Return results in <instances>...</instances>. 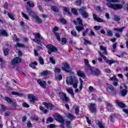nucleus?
Listing matches in <instances>:
<instances>
[{"label": "nucleus", "instance_id": "obj_21", "mask_svg": "<svg viewBox=\"0 0 128 128\" xmlns=\"http://www.w3.org/2000/svg\"><path fill=\"white\" fill-rule=\"evenodd\" d=\"M77 75H78V76H80V78H86V74H84V72L80 70H77Z\"/></svg>", "mask_w": 128, "mask_h": 128}, {"label": "nucleus", "instance_id": "obj_29", "mask_svg": "<svg viewBox=\"0 0 128 128\" xmlns=\"http://www.w3.org/2000/svg\"><path fill=\"white\" fill-rule=\"evenodd\" d=\"M126 94H128V90L124 89L120 92V96H126Z\"/></svg>", "mask_w": 128, "mask_h": 128}, {"label": "nucleus", "instance_id": "obj_35", "mask_svg": "<svg viewBox=\"0 0 128 128\" xmlns=\"http://www.w3.org/2000/svg\"><path fill=\"white\" fill-rule=\"evenodd\" d=\"M8 18H10L12 20H14V16L12 13H8Z\"/></svg>", "mask_w": 128, "mask_h": 128}, {"label": "nucleus", "instance_id": "obj_39", "mask_svg": "<svg viewBox=\"0 0 128 128\" xmlns=\"http://www.w3.org/2000/svg\"><path fill=\"white\" fill-rule=\"evenodd\" d=\"M38 60H39V62L40 64H44V59L42 58V57H40L38 58Z\"/></svg>", "mask_w": 128, "mask_h": 128}, {"label": "nucleus", "instance_id": "obj_59", "mask_svg": "<svg viewBox=\"0 0 128 128\" xmlns=\"http://www.w3.org/2000/svg\"><path fill=\"white\" fill-rule=\"evenodd\" d=\"M22 106H24V108H30V105L26 102H24L22 104Z\"/></svg>", "mask_w": 128, "mask_h": 128}, {"label": "nucleus", "instance_id": "obj_30", "mask_svg": "<svg viewBox=\"0 0 128 128\" xmlns=\"http://www.w3.org/2000/svg\"><path fill=\"white\" fill-rule=\"evenodd\" d=\"M21 16H22V17L24 18L25 20H30V18H28V16L24 14V12H22L21 13Z\"/></svg>", "mask_w": 128, "mask_h": 128}, {"label": "nucleus", "instance_id": "obj_56", "mask_svg": "<svg viewBox=\"0 0 128 128\" xmlns=\"http://www.w3.org/2000/svg\"><path fill=\"white\" fill-rule=\"evenodd\" d=\"M56 36L58 40H60V34L58 33H55Z\"/></svg>", "mask_w": 128, "mask_h": 128}, {"label": "nucleus", "instance_id": "obj_24", "mask_svg": "<svg viewBox=\"0 0 128 128\" xmlns=\"http://www.w3.org/2000/svg\"><path fill=\"white\" fill-rule=\"evenodd\" d=\"M34 18L36 20V21L38 24H42V19H40V17L38 15L34 16Z\"/></svg>", "mask_w": 128, "mask_h": 128}, {"label": "nucleus", "instance_id": "obj_40", "mask_svg": "<svg viewBox=\"0 0 128 128\" xmlns=\"http://www.w3.org/2000/svg\"><path fill=\"white\" fill-rule=\"evenodd\" d=\"M66 91L68 94H72L74 92V90L72 88H66Z\"/></svg>", "mask_w": 128, "mask_h": 128}, {"label": "nucleus", "instance_id": "obj_19", "mask_svg": "<svg viewBox=\"0 0 128 128\" xmlns=\"http://www.w3.org/2000/svg\"><path fill=\"white\" fill-rule=\"evenodd\" d=\"M106 86L108 92H114V90L112 86L110 85V84H107Z\"/></svg>", "mask_w": 128, "mask_h": 128}, {"label": "nucleus", "instance_id": "obj_28", "mask_svg": "<svg viewBox=\"0 0 128 128\" xmlns=\"http://www.w3.org/2000/svg\"><path fill=\"white\" fill-rule=\"evenodd\" d=\"M124 30V27H122L120 28H114V30L118 32H122V30Z\"/></svg>", "mask_w": 128, "mask_h": 128}, {"label": "nucleus", "instance_id": "obj_3", "mask_svg": "<svg viewBox=\"0 0 128 128\" xmlns=\"http://www.w3.org/2000/svg\"><path fill=\"white\" fill-rule=\"evenodd\" d=\"M74 24H76V28L78 32H80L81 30H84V26L82 24V20L80 18H77L76 20H74Z\"/></svg>", "mask_w": 128, "mask_h": 128}, {"label": "nucleus", "instance_id": "obj_41", "mask_svg": "<svg viewBox=\"0 0 128 128\" xmlns=\"http://www.w3.org/2000/svg\"><path fill=\"white\" fill-rule=\"evenodd\" d=\"M0 112H6V109L5 106L4 105H1L0 108Z\"/></svg>", "mask_w": 128, "mask_h": 128}, {"label": "nucleus", "instance_id": "obj_47", "mask_svg": "<svg viewBox=\"0 0 128 128\" xmlns=\"http://www.w3.org/2000/svg\"><path fill=\"white\" fill-rule=\"evenodd\" d=\"M98 126L99 128H104V126L102 124V122H99L98 124Z\"/></svg>", "mask_w": 128, "mask_h": 128}, {"label": "nucleus", "instance_id": "obj_31", "mask_svg": "<svg viewBox=\"0 0 128 128\" xmlns=\"http://www.w3.org/2000/svg\"><path fill=\"white\" fill-rule=\"evenodd\" d=\"M64 12H66V14H67V16H71L70 13V9H68V8L64 7Z\"/></svg>", "mask_w": 128, "mask_h": 128}, {"label": "nucleus", "instance_id": "obj_14", "mask_svg": "<svg viewBox=\"0 0 128 128\" xmlns=\"http://www.w3.org/2000/svg\"><path fill=\"white\" fill-rule=\"evenodd\" d=\"M28 98L30 102H36V100H38L36 97L32 94H28Z\"/></svg>", "mask_w": 128, "mask_h": 128}, {"label": "nucleus", "instance_id": "obj_53", "mask_svg": "<svg viewBox=\"0 0 128 128\" xmlns=\"http://www.w3.org/2000/svg\"><path fill=\"white\" fill-rule=\"evenodd\" d=\"M27 4L30 6V8H34V3H30V2H27Z\"/></svg>", "mask_w": 128, "mask_h": 128}, {"label": "nucleus", "instance_id": "obj_17", "mask_svg": "<svg viewBox=\"0 0 128 128\" xmlns=\"http://www.w3.org/2000/svg\"><path fill=\"white\" fill-rule=\"evenodd\" d=\"M110 80L114 82V86H118V80L116 78V76H114L113 77L111 78Z\"/></svg>", "mask_w": 128, "mask_h": 128}, {"label": "nucleus", "instance_id": "obj_16", "mask_svg": "<svg viewBox=\"0 0 128 128\" xmlns=\"http://www.w3.org/2000/svg\"><path fill=\"white\" fill-rule=\"evenodd\" d=\"M43 105L44 106L45 108H46L48 110H52L54 108V106L50 103L44 102Z\"/></svg>", "mask_w": 128, "mask_h": 128}, {"label": "nucleus", "instance_id": "obj_48", "mask_svg": "<svg viewBox=\"0 0 128 128\" xmlns=\"http://www.w3.org/2000/svg\"><path fill=\"white\" fill-rule=\"evenodd\" d=\"M66 44V38H62V44Z\"/></svg>", "mask_w": 128, "mask_h": 128}, {"label": "nucleus", "instance_id": "obj_15", "mask_svg": "<svg viewBox=\"0 0 128 128\" xmlns=\"http://www.w3.org/2000/svg\"><path fill=\"white\" fill-rule=\"evenodd\" d=\"M26 10L28 12V13L30 16H32L33 18L36 16L34 12L32 11V10L27 8Z\"/></svg>", "mask_w": 128, "mask_h": 128}, {"label": "nucleus", "instance_id": "obj_12", "mask_svg": "<svg viewBox=\"0 0 128 128\" xmlns=\"http://www.w3.org/2000/svg\"><path fill=\"white\" fill-rule=\"evenodd\" d=\"M37 82H38V84L43 88H46V81L42 80L41 79H38L37 80Z\"/></svg>", "mask_w": 128, "mask_h": 128}, {"label": "nucleus", "instance_id": "obj_45", "mask_svg": "<svg viewBox=\"0 0 128 128\" xmlns=\"http://www.w3.org/2000/svg\"><path fill=\"white\" fill-rule=\"evenodd\" d=\"M72 14H74L75 16H76V14H78V10H76V8H72Z\"/></svg>", "mask_w": 128, "mask_h": 128}, {"label": "nucleus", "instance_id": "obj_60", "mask_svg": "<svg viewBox=\"0 0 128 128\" xmlns=\"http://www.w3.org/2000/svg\"><path fill=\"white\" fill-rule=\"evenodd\" d=\"M27 126H28V128H32V123H30V121L28 122Z\"/></svg>", "mask_w": 128, "mask_h": 128}, {"label": "nucleus", "instance_id": "obj_58", "mask_svg": "<svg viewBox=\"0 0 128 128\" xmlns=\"http://www.w3.org/2000/svg\"><path fill=\"white\" fill-rule=\"evenodd\" d=\"M79 112H80V108H75V114H76V115L78 114Z\"/></svg>", "mask_w": 128, "mask_h": 128}, {"label": "nucleus", "instance_id": "obj_23", "mask_svg": "<svg viewBox=\"0 0 128 128\" xmlns=\"http://www.w3.org/2000/svg\"><path fill=\"white\" fill-rule=\"evenodd\" d=\"M96 106L95 104H91L90 106V110L92 112H96V108L94 107Z\"/></svg>", "mask_w": 128, "mask_h": 128}, {"label": "nucleus", "instance_id": "obj_62", "mask_svg": "<svg viewBox=\"0 0 128 128\" xmlns=\"http://www.w3.org/2000/svg\"><path fill=\"white\" fill-rule=\"evenodd\" d=\"M102 28V26H95L94 27V30H100Z\"/></svg>", "mask_w": 128, "mask_h": 128}, {"label": "nucleus", "instance_id": "obj_25", "mask_svg": "<svg viewBox=\"0 0 128 128\" xmlns=\"http://www.w3.org/2000/svg\"><path fill=\"white\" fill-rule=\"evenodd\" d=\"M0 36H8V34L6 31L4 30H0Z\"/></svg>", "mask_w": 128, "mask_h": 128}, {"label": "nucleus", "instance_id": "obj_33", "mask_svg": "<svg viewBox=\"0 0 128 128\" xmlns=\"http://www.w3.org/2000/svg\"><path fill=\"white\" fill-rule=\"evenodd\" d=\"M107 106L108 108V110H110V112H114V110H112V104L108 103Z\"/></svg>", "mask_w": 128, "mask_h": 128}, {"label": "nucleus", "instance_id": "obj_38", "mask_svg": "<svg viewBox=\"0 0 128 128\" xmlns=\"http://www.w3.org/2000/svg\"><path fill=\"white\" fill-rule=\"evenodd\" d=\"M115 62H116L114 60H108V61H107V62L106 64H109V66H112V64H114Z\"/></svg>", "mask_w": 128, "mask_h": 128}, {"label": "nucleus", "instance_id": "obj_6", "mask_svg": "<svg viewBox=\"0 0 128 128\" xmlns=\"http://www.w3.org/2000/svg\"><path fill=\"white\" fill-rule=\"evenodd\" d=\"M22 62V58L20 57H16L13 58L10 62V64L12 66H15V64H18Z\"/></svg>", "mask_w": 128, "mask_h": 128}, {"label": "nucleus", "instance_id": "obj_50", "mask_svg": "<svg viewBox=\"0 0 128 128\" xmlns=\"http://www.w3.org/2000/svg\"><path fill=\"white\" fill-rule=\"evenodd\" d=\"M114 20L116 22H120V16H114Z\"/></svg>", "mask_w": 128, "mask_h": 128}, {"label": "nucleus", "instance_id": "obj_46", "mask_svg": "<svg viewBox=\"0 0 128 128\" xmlns=\"http://www.w3.org/2000/svg\"><path fill=\"white\" fill-rule=\"evenodd\" d=\"M54 122V119L52 118H49L46 120V124H48L49 122Z\"/></svg>", "mask_w": 128, "mask_h": 128}, {"label": "nucleus", "instance_id": "obj_63", "mask_svg": "<svg viewBox=\"0 0 128 128\" xmlns=\"http://www.w3.org/2000/svg\"><path fill=\"white\" fill-rule=\"evenodd\" d=\"M56 78L58 80H60L62 79V74H59L58 76L56 77Z\"/></svg>", "mask_w": 128, "mask_h": 128}, {"label": "nucleus", "instance_id": "obj_26", "mask_svg": "<svg viewBox=\"0 0 128 128\" xmlns=\"http://www.w3.org/2000/svg\"><path fill=\"white\" fill-rule=\"evenodd\" d=\"M100 50H103L102 53L104 56H106V54H108V53L106 52V47H104L102 46H100Z\"/></svg>", "mask_w": 128, "mask_h": 128}, {"label": "nucleus", "instance_id": "obj_34", "mask_svg": "<svg viewBox=\"0 0 128 128\" xmlns=\"http://www.w3.org/2000/svg\"><path fill=\"white\" fill-rule=\"evenodd\" d=\"M15 46L16 48H24V44L20 43H17Z\"/></svg>", "mask_w": 128, "mask_h": 128}, {"label": "nucleus", "instance_id": "obj_8", "mask_svg": "<svg viewBox=\"0 0 128 128\" xmlns=\"http://www.w3.org/2000/svg\"><path fill=\"white\" fill-rule=\"evenodd\" d=\"M47 48L48 49V53L49 54H52V52H58V49L52 45L48 44L47 46Z\"/></svg>", "mask_w": 128, "mask_h": 128}, {"label": "nucleus", "instance_id": "obj_20", "mask_svg": "<svg viewBox=\"0 0 128 128\" xmlns=\"http://www.w3.org/2000/svg\"><path fill=\"white\" fill-rule=\"evenodd\" d=\"M93 17L94 20H96V22H104V20L96 16V14H93Z\"/></svg>", "mask_w": 128, "mask_h": 128}, {"label": "nucleus", "instance_id": "obj_42", "mask_svg": "<svg viewBox=\"0 0 128 128\" xmlns=\"http://www.w3.org/2000/svg\"><path fill=\"white\" fill-rule=\"evenodd\" d=\"M51 8L53 12H58V8H56V6H52Z\"/></svg>", "mask_w": 128, "mask_h": 128}, {"label": "nucleus", "instance_id": "obj_10", "mask_svg": "<svg viewBox=\"0 0 128 128\" xmlns=\"http://www.w3.org/2000/svg\"><path fill=\"white\" fill-rule=\"evenodd\" d=\"M34 36H35V39L33 40L34 42H36L38 44H40V40H42V38L40 36V33H36L34 34Z\"/></svg>", "mask_w": 128, "mask_h": 128}, {"label": "nucleus", "instance_id": "obj_27", "mask_svg": "<svg viewBox=\"0 0 128 128\" xmlns=\"http://www.w3.org/2000/svg\"><path fill=\"white\" fill-rule=\"evenodd\" d=\"M35 66H38V62H32L29 64V66H30V68H32L34 70L36 68V67Z\"/></svg>", "mask_w": 128, "mask_h": 128}, {"label": "nucleus", "instance_id": "obj_7", "mask_svg": "<svg viewBox=\"0 0 128 128\" xmlns=\"http://www.w3.org/2000/svg\"><path fill=\"white\" fill-rule=\"evenodd\" d=\"M80 10L82 16H83L84 18H88V14L86 12V8L82 7Z\"/></svg>", "mask_w": 128, "mask_h": 128}, {"label": "nucleus", "instance_id": "obj_5", "mask_svg": "<svg viewBox=\"0 0 128 128\" xmlns=\"http://www.w3.org/2000/svg\"><path fill=\"white\" fill-rule=\"evenodd\" d=\"M22 62V58L20 57H16L13 58L10 62V64L12 66H15V64H18Z\"/></svg>", "mask_w": 128, "mask_h": 128}, {"label": "nucleus", "instance_id": "obj_13", "mask_svg": "<svg viewBox=\"0 0 128 128\" xmlns=\"http://www.w3.org/2000/svg\"><path fill=\"white\" fill-rule=\"evenodd\" d=\"M89 70H90V74L94 76H100V70L98 69H96L94 70V68L92 67V69Z\"/></svg>", "mask_w": 128, "mask_h": 128}, {"label": "nucleus", "instance_id": "obj_1", "mask_svg": "<svg viewBox=\"0 0 128 128\" xmlns=\"http://www.w3.org/2000/svg\"><path fill=\"white\" fill-rule=\"evenodd\" d=\"M80 84L79 86V89L78 88V79L76 75H72L66 77V84L68 86H72L75 92H80L82 90L84 86V81L81 78H79Z\"/></svg>", "mask_w": 128, "mask_h": 128}, {"label": "nucleus", "instance_id": "obj_4", "mask_svg": "<svg viewBox=\"0 0 128 128\" xmlns=\"http://www.w3.org/2000/svg\"><path fill=\"white\" fill-rule=\"evenodd\" d=\"M61 68L62 70L66 72H72V68H70V64H68V63H62Z\"/></svg>", "mask_w": 128, "mask_h": 128}, {"label": "nucleus", "instance_id": "obj_43", "mask_svg": "<svg viewBox=\"0 0 128 128\" xmlns=\"http://www.w3.org/2000/svg\"><path fill=\"white\" fill-rule=\"evenodd\" d=\"M58 30H60V28H58L57 26H54L53 28V32L54 34H56V32H58Z\"/></svg>", "mask_w": 128, "mask_h": 128}, {"label": "nucleus", "instance_id": "obj_61", "mask_svg": "<svg viewBox=\"0 0 128 128\" xmlns=\"http://www.w3.org/2000/svg\"><path fill=\"white\" fill-rule=\"evenodd\" d=\"M60 22L62 24H66V20H64V18H61V19H60Z\"/></svg>", "mask_w": 128, "mask_h": 128}, {"label": "nucleus", "instance_id": "obj_52", "mask_svg": "<svg viewBox=\"0 0 128 128\" xmlns=\"http://www.w3.org/2000/svg\"><path fill=\"white\" fill-rule=\"evenodd\" d=\"M30 119L32 120H36V122L38 120V118L36 116H32L30 118Z\"/></svg>", "mask_w": 128, "mask_h": 128}, {"label": "nucleus", "instance_id": "obj_57", "mask_svg": "<svg viewBox=\"0 0 128 128\" xmlns=\"http://www.w3.org/2000/svg\"><path fill=\"white\" fill-rule=\"evenodd\" d=\"M68 118H70V120H74V115L72 114H68Z\"/></svg>", "mask_w": 128, "mask_h": 128}, {"label": "nucleus", "instance_id": "obj_51", "mask_svg": "<svg viewBox=\"0 0 128 128\" xmlns=\"http://www.w3.org/2000/svg\"><path fill=\"white\" fill-rule=\"evenodd\" d=\"M71 34H72V36H78V34H76V32L74 30L71 31Z\"/></svg>", "mask_w": 128, "mask_h": 128}, {"label": "nucleus", "instance_id": "obj_55", "mask_svg": "<svg viewBox=\"0 0 128 128\" xmlns=\"http://www.w3.org/2000/svg\"><path fill=\"white\" fill-rule=\"evenodd\" d=\"M8 49H5L4 50V56H8Z\"/></svg>", "mask_w": 128, "mask_h": 128}, {"label": "nucleus", "instance_id": "obj_64", "mask_svg": "<svg viewBox=\"0 0 128 128\" xmlns=\"http://www.w3.org/2000/svg\"><path fill=\"white\" fill-rule=\"evenodd\" d=\"M48 128H56V126L54 124H51L48 126Z\"/></svg>", "mask_w": 128, "mask_h": 128}, {"label": "nucleus", "instance_id": "obj_37", "mask_svg": "<svg viewBox=\"0 0 128 128\" xmlns=\"http://www.w3.org/2000/svg\"><path fill=\"white\" fill-rule=\"evenodd\" d=\"M4 100L7 102H8L9 104H12V99L8 97H5Z\"/></svg>", "mask_w": 128, "mask_h": 128}, {"label": "nucleus", "instance_id": "obj_2", "mask_svg": "<svg viewBox=\"0 0 128 128\" xmlns=\"http://www.w3.org/2000/svg\"><path fill=\"white\" fill-rule=\"evenodd\" d=\"M108 2L106 3V6L110 8H112L113 10H120L122 8V5L120 4H112L111 2H118L120 1L118 0H106Z\"/></svg>", "mask_w": 128, "mask_h": 128}, {"label": "nucleus", "instance_id": "obj_11", "mask_svg": "<svg viewBox=\"0 0 128 128\" xmlns=\"http://www.w3.org/2000/svg\"><path fill=\"white\" fill-rule=\"evenodd\" d=\"M58 96L62 100H64L65 102H68V98L66 96V94L62 92H59L58 93Z\"/></svg>", "mask_w": 128, "mask_h": 128}, {"label": "nucleus", "instance_id": "obj_54", "mask_svg": "<svg viewBox=\"0 0 128 128\" xmlns=\"http://www.w3.org/2000/svg\"><path fill=\"white\" fill-rule=\"evenodd\" d=\"M54 72L55 74H58V72H60V69L59 68H55L54 70Z\"/></svg>", "mask_w": 128, "mask_h": 128}, {"label": "nucleus", "instance_id": "obj_32", "mask_svg": "<svg viewBox=\"0 0 128 128\" xmlns=\"http://www.w3.org/2000/svg\"><path fill=\"white\" fill-rule=\"evenodd\" d=\"M48 74H50V71L46 70L41 72L40 74L43 76H48Z\"/></svg>", "mask_w": 128, "mask_h": 128}, {"label": "nucleus", "instance_id": "obj_49", "mask_svg": "<svg viewBox=\"0 0 128 128\" xmlns=\"http://www.w3.org/2000/svg\"><path fill=\"white\" fill-rule=\"evenodd\" d=\"M107 35L108 36H112V32L110 30H107Z\"/></svg>", "mask_w": 128, "mask_h": 128}, {"label": "nucleus", "instance_id": "obj_18", "mask_svg": "<svg viewBox=\"0 0 128 128\" xmlns=\"http://www.w3.org/2000/svg\"><path fill=\"white\" fill-rule=\"evenodd\" d=\"M84 64L86 66V70H92V66H90V64H88V59L84 60Z\"/></svg>", "mask_w": 128, "mask_h": 128}, {"label": "nucleus", "instance_id": "obj_22", "mask_svg": "<svg viewBox=\"0 0 128 128\" xmlns=\"http://www.w3.org/2000/svg\"><path fill=\"white\" fill-rule=\"evenodd\" d=\"M116 103L120 106V108H124L126 106L124 103L120 102L118 100H116Z\"/></svg>", "mask_w": 128, "mask_h": 128}, {"label": "nucleus", "instance_id": "obj_9", "mask_svg": "<svg viewBox=\"0 0 128 128\" xmlns=\"http://www.w3.org/2000/svg\"><path fill=\"white\" fill-rule=\"evenodd\" d=\"M54 118L56 120H57V122H60V124H61V126H64V121L62 117L61 116L55 114L54 116Z\"/></svg>", "mask_w": 128, "mask_h": 128}, {"label": "nucleus", "instance_id": "obj_36", "mask_svg": "<svg viewBox=\"0 0 128 128\" xmlns=\"http://www.w3.org/2000/svg\"><path fill=\"white\" fill-rule=\"evenodd\" d=\"M12 94L13 96H22V94L16 92H12Z\"/></svg>", "mask_w": 128, "mask_h": 128}, {"label": "nucleus", "instance_id": "obj_44", "mask_svg": "<svg viewBox=\"0 0 128 128\" xmlns=\"http://www.w3.org/2000/svg\"><path fill=\"white\" fill-rule=\"evenodd\" d=\"M50 62H52V64H56V60L52 57H50Z\"/></svg>", "mask_w": 128, "mask_h": 128}]
</instances>
